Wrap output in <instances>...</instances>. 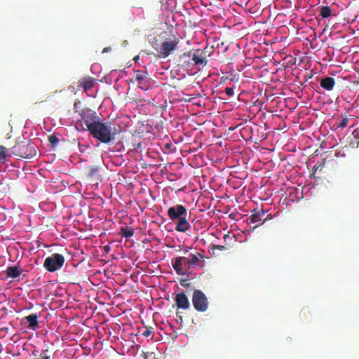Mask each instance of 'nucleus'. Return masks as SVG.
Wrapping results in <instances>:
<instances>
[{
	"mask_svg": "<svg viewBox=\"0 0 359 359\" xmlns=\"http://www.w3.org/2000/svg\"><path fill=\"white\" fill-rule=\"evenodd\" d=\"M347 124H348V118L346 116H345L340 121V123L339 124V127L345 128L347 126Z\"/></svg>",
	"mask_w": 359,
	"mask_h": 359,
	"instance_id": "obj_27",
	"label": "nucleus"
},
{
	"mask_svg": "<svg viewBox=\"0 0 359 359\" xmlns=\"http://www.w3.org/2000/svg\"><path fill=\"white\" fill-rule=\"evenodd\" d=\"M332 15V10L327 6H323L320 7V15L323 18H327Z\"/></svg>",
	"mask_w": 359,
	"mask_h": 359,
	"instance_id": "obj_21",
	"label": "nucleus"
},
{
	"mask_svg": "<svg viewBox=\"0 0 359 359\" xmlns=\"http://www.w3.org/2000/svg\"><path fill=\"white\" fill-rule=\"evenodd\" d=\"M87 170V177L91 179H95L98 180L101 178V175L100 174V168L95 165H90L86 168Z\"/></svg>",
	"mask_w": 359,
	"mask_h": 359,
	"instance_id": "obj_17",
	"label": "nucleus"
},
{
	"mask_svg": "<svg viewBox=\"0 0 359 359\" xmlns=\"http://www.w3.org/2000/svg\"><path fill=\"white\" fill-rule=\"evenodd\" d=\"M109 250V245H106V246H104V250H105L106 252H107Z\"/></svg>",
	"mask_w": 359,
	"mask_h": 359,
	"instance_id": "obj_34",
	"label": "nucleus"
},
{
	"mask_svg": "<svg viewBox=\"0 0 359 359\" xmlns=\"http://www.w3.org/2000/svg\"><path fill=\"white\" fill-rule=\"evenodd\" d=\"M147 75V74L144 72L137 71L133 76V79L137 83L138 87L144 90H147L149 88L150 81Z\"/></svg>",
	"mask_w": 359,
	"mask_h": 359,
	"instance_id": "obj_9",
	"label": "nucleus"
},
{
	"mask_svg": "<svg viewBox=\"0 0 359 359\" xmlns=\"http://www.w3.org/2000/svg\"><path fill=\"white\" fill-rule=\"evenodd\" d=\"M133 60L135 61H137V60H139V56L138 55L135 56Z\"/></svg>",
	"mask_w": 359,
	"mask_h": 359,
	"instance_id": "obj_35",
	"label": "nucleus"
},
{
	"mask_svg": "<svg viewBox=\"0 0 359 359\" xmlns=\"http://www.w3.org/2000/svg\"><path fill=\"white\" fill-rule=\"evenodd\" d=\"M227 248L224 245H212V250L214 252L215 250H219L221 251L226 250Z\"/></svg>",
	"mask_w": 359,
	"mask_h": 359,
	"instance_id": "obj_26",
	"label": "nucleus"
},
{
	"mask_svg": "<svg viewBox=\"0 0 359 359\" xmlns=\"http://www.w3.org/2000/svg\"><path fill=\"white\" fill-rule=\"evenodd\" d=\"M48 141L51 146L55 147L58 144L60 140L55 135L53 134L48 136Z\"/></svg>",
	"mask_w": 359,
	"mask_h": 359,
	"instance_id": "obj_23",
	"label": "nucleus"
},
{
	"mask_svg": "<svg viewBox=\"0 0 359 359\" xmlns=\"http://www.w3.org/2000/svg\"><path fill=\"white\" fill-rule=\"evenodd\" d=\"M188 252H189V250H186L184 251V255H187V254L188 253Z\"/></svg>",
	"mask_w": 359,
	"mask_h": 359,
	"instance_id": "obj_36",
	"label": "nucleus"
},
{
	"mask_svg": "<svg viewBox=\"0 0 359 359\" xmlns=\"http://www.w3.org/2000/svg\"><path fill=\"white\" fill-rule=\"evenodd\" d=\"M135 231L132 227H121L120 229V234L126 238H130L134 235Z\"/></svg>",
	"mask_w": 359,
	"mask_h": 359,
	"instance_id": "obj_20",
	"label": "nucleus"
},
{
	"mask_svg": "<svg viewBox=\"0 0 359 359\" xmlns=\"http://www.w3.org/2000/svg\"><path fill=\"white\" fill-rule=\"evenodd\" d=\"M203 53H204V57L207 59L208 56H210L213 53V46L208 48L206 46L203 50H202Z\"/></svg>",
	"mask_w": 359,
	"mask_h": 359,
	"instance_id": "obj_24",
	"label": "nucleus"
},
{
	"mask_svg": "<svg viewBox=\"0 0 359 359\" xmlns=\"http://www.w3.org/2000/svg\"><path fill=\"white\" fill-rule=\"evenodd\" d=\"M6 148L4 146H0V159L5 161L6 155Z\"/></svg>",
	"mask_w": 359,
	"mask_h": 359,
	"instance_id": "obj_25",
	"label": "nucleus"
},
{
	"mask_svg": "<svg viewBox=\"0 0 359 359\" xmlns=\"http://www.w3.org/2000/svg\"><path fill=\"white\" fill-rule=\"evenodd\" d=\"M168 215L171 220L175 221L183 216H187V210L182 205L178 204L168 208Z\"/></svg>",
	"mask_w": 359,
	"mask_h": 359,
	"instance_id": "obj_8",
	"label": "nucleus"
},
{
	"mask_svg": "<svg viewBox=\"0 0 359 359\" xmlns=\"http://www.w3.org/2000/svg\"><path fill=\"white\" fill-rule=\"evenodd\" d=\"M65 257L59 253L52 254L46 258L43 266L49 272H54L60 270L64 265Z\"/></svg>",
	"mask_w": 359,
	"mask_h": 359,
	"instance_id": "obj_4",
	"label": "nucleus"
},
{
	"mask_svg": "<svg viewBox=\"0 0 359 359\" xmlns=\"http://www.w3.org/2000/svg\"><path fill=\"white\" fill-rule=\"evenodd\" d=\"M95 79L90 76H86L79 81L78 87L83 88L86 92L90 90L95 85Z\"/></svg>",
	"mask_w": 359,
	"mask_h": 359,
	"instance_id": "obj_14",
	"label": "nucleus"
},
{
	"mask_svg": "<svg viewBox=\"0 0 359 359\" xmlns=\"http://www.w3.org/2000/svg\"><path fill=\"white\" fill-rule=\"evenodd\" d=\"M178 43L179 40L177 39H165L163 41L159 43L156 41L153 44V47L158 52V57L165 58L174 50L178 49Z\"/></svg>",
	"mask_w": 359,
	"mask_h": 359,
	"instance_id": "obj_3",
	"label": "nucleus"
},
{
	"mask_svg": "<svg viewBox=\"0 0 359 359\" xmlns=\"http://www.w3.org/2000/svg\"><path fill=\"white\" fill-rule=\"evenodd\" d=\"M335 85V80L332 77H325L320 81V86L326 90L330 91L333 89Z\"/></svg>",
	"mask_w": 359,
	"mask_h": 359,
	"instance_id": "obj_18",
	"label": "nucleus"
},
{
	"mask_svg": "<svg viewBox=\"0 0 359 359\" xmlns=\"http://www.w3.org/2000/svg\"><path fill=\"white\" fill-rule=\"evenodd\" d=\"M192 303L194 309L199 312H205L208 308V300L205 294L200 290L193 292Z\"/></svg>",
	"mask_w": 359,
	"mask_h": 359,
	"instance_id": "obj_5",
	"label": "nucleus"
},
{
	"mask_svg": "<svg viewBox=\"0 0 359 359\" xmlns=\"http://www.w3.org/2000/svg\"><path fill=\"white\" fill-rule=\"evenodd\" d=\"M191 228V225L187 219V216H183L178 219V222L175 226V230L179 232H186Z\"/></svg>",
	"mask_w": 359,
	"mask_h": 359,
	"instance_id": "obj_16",
	"label": "nucleus"
},
{
	"mask_svg": "<svg viewBox=\"0 0 359 359\" xmlns=\"http://www.w3.org/2000/svg\"><path fill=\"white\" fill-rule=\"evenodd\" d=\"M175 302L178 309L187 310L190 307L189 300L184 292L177 293Z\"/></svg>",
	"mask_w": 359,
	"mask_h": 359,
	"instance_id": "obj_13",
	"label": "nucleus"
},
{
	"mask_svg": "<svg viewBox=\"0 0 359 359\" xmlns=\"http://www.w3.org/2000/svg\"><path fill=\"white\" fill-rule=\"evenodd\" d=\"M12 153L24 158H30L36 154V150L30 140L23 138L18 139L15 144L12 147Z\"/></svg>",
	"mask_w": 359,
	"mask_h": 359,
	"instance_id": "obj_2",
	"label": "nucleus"
},
{
	"mask_svg": "<svg viewBox=\"0 0 359 359\" xmlns=\"http://www.w3.org/2000/svg\"><path fill=\"white\" fill-rule=\"evenodd\" d=\"M110 50H111L110 47H105V48H103L102 53H107V52L110 51Z\"/></svg>",
	"mask_w": 359,
	"mask_h": 359,
	"instance_id": "obj_31",
	"label": "nucleus"
},
{
	"mask_svg": "<svg viewBox=\"0 0 359 359\" xmlns=\"http://www.w3.org/2000/svg\"><path fill=\"white\" fill-rule=\"evenodd\" d=\"M189 265L191 268L200 267L203 268L205 266V256L199 252L194 254H189Z\"/></svg>",
	"mask_w": 359,
	"mask_h": 359,
	"instance_id": "obj_10",
	"label": "nucleus"
},
{
	"mask_svg": "<svg viewBox=\"0 0 359 359\" xmlns=\"http://www.w3.org/2000/svg\"><path fill=\"white\" fill-rule=\"evenodd\" d=\"M192 51L184 53L179 56V66L183 69H190L193 67Z\"/></svg>",
	"mask_w": 359,
	"mask_h": 359,
	"instance_id": "obj_11",
	"label": "nucleus"
},
{
	"mask_svg": "<svg viewBox=\"0 0 359 359\" xmlns=\"http://www.w3.org/2000/svg\"><path fill=\"white\" fill-rule=\"evenodd\" d=\"M151 334V331L149 329H146V330H144L142 333V335L144 336V337H149Z\"/></svg>",
	"mask_w": 359,
	"mask_h": 359,
	"instance_id": "obj_30",
	"label": "nucleus"
},
{
	"mask_svg": "<svg viewBox=\"0 0 359 359\" xmlns=\"http://www.w3.org/2000/svg\"><path fill=\"white\" fill-rule=\"evenodd\" d=\"M22 272L20 266H9L6 269V273L8 277L16 278L19 277Z\"/></svg>",
	"mask_w": 359,
	"mask_h": 359,
	"instance_id": "obj_19",
	"label": "nucleus"
},
{
	"mask_svg": "<svg viewBox=\"0 0 359 359\" xmlns=\"http://www.w3.org/2000/svg\"><path fill=\"white\" fill-rule=\"evenodd\" d=\"M37 313H32L22 318V321L26 323H29L28 328L35 330L39 325Z\"/></svg>",
	"mask_w": 359,
	"mask_h": 359,
	"instance_id": "obj_15",
	"label": "nucleus"
},
{
	"mask_svg": "<svg viewBox=\"0 0 359 359\" xmlns=\"http://www.w3.org/2000/svg\"><path fill=\"white\" fill-rule=\"evenodd\" d=\"M79 115L82 121L85 123L88 130L100 119L97 113L89 108L81 109Z\"/></svg>",
	"mask_w": 359,
	"mask_h": 359,
	"instance_id": "obj_7",
	"label": "nucleus"
},
{
	"mask_svg": "<svg viewBox=\"0 0 359 359\" xmlns=\"http://www.w3.org/2000/svg\"><path fill=\"white\" fill-rule=\"evenodd\" d=\"M172 267L177 274L186 275L189 270L191 268L189 265V257H178L172 259Z\"/></svg>",
	"mask_w": 359,
	"mask_h": 359,
	"instance_id": "obj_6",
	"label": "nucleus"
},
{
	"mask_svg": "<svg viewBox=\"0 0 359 359\" xmlns=\"http://www.w3.org/2000/svg\"><path fill=\"white\" fill-rule=\"evenodd\" d=\"M88 131L95 139L104 144L114 141L118 133L111 123L103 122L101 118Z\"/></svg>",
	"mask_w": 359,
	"mask_h": 359,
	"instance_id": "obj_1",
	"label": "nucleus"
},
{
	"mask_svg": "<svg viewBox=\"0 0 359 359\" xmlns=\"http://www.w3.org/2000/svg\"><path fill=\"white\" fill-rule=\"evenodd\" d=\"M192 62L193 66H202L204 67L207 65V59L204 57V53H203L202 50L198 48L192 52Z\"/></svg>",
	"mask_w": 359,
	"mask_h": 359,
	"instance_id": "obj_12",
	"label": "nucleus"
},
{
	"mask_svg": "<svg viewBox=\"0 0 359 359\" xmlns=\"http://www.w3.org/2000/svg\"><path fill=\"white\" fill-rule=\"evenodd\" d=\"M224 91L225 93L229 97L233 96L234 95V90L233 88H226Z\"/></svg>",
	"mask_w": 359,
	"mask_h": 359,
	"instance_id": "obj_28",
	"label": "nucleus"
},
{
	"mask_svg": "<svg viewBox=\"0 0 359 359\" xmlns=\"http://www.w3.org/2000/svg\"><path fill=\"white\" fill-rule=\"evenodd\" d=\"M228 79V77L222 76L221 78L222 82H225Z\"/></svg>",
	"mask_w": 359,
	"mask_h": 359,
	"instance_id": "obj_33",
	"label": "nucleus"
},
{
	"mask_svg": "<svg viewBox=\"0 0 359 359\" xmlns=\"http://www.w3.org/2000/svg\"><path fill=\"white\" fill-rule=\"evenodd\" d=\"M40 353L39 351L36 349H34L32 351V355L36 357V358H40Z\"/></svg>",
	"mask_w": 359,
	"mask_h": 359,
	"instance_id": "obj_29",
	"label": "nucleus"
},
{
	"mask_svg": "<svg viewBox=\"0 0 359 359\" xmlns=\"http://www.w3.org/2000/svg\"><path fill=\"white\" fill-rule=\"evenodd\" d=\"M231 238V236L229 234H225L224 236V240L226 241L227 239Z\"/></svg>",
	"mask_w": 359,
	"mask_h": 359,
	"instance_id": "obj_32",
	"label": "nucleus"
},
{
	"mask_svg": "<svg viewBox=\"0 0 359 359\" xmlns=\"http://www.w3.org/2000/svg\"><path fill=\"white\" fill-rule=\"evenodd\" d=\"M264 215V212H256L252 214L250 219L251 222L255 223L262 220V217Z\"/></svg>",
	"mask_w": 359,
	"mask_h": 359,
	"instance_id": "obj_22",
	"label": "nucleus"
}]
</instances>
